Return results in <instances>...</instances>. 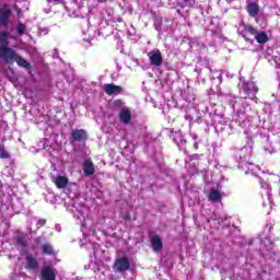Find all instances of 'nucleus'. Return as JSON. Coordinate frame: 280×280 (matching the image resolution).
Wrapping results in <instances>:
<instances>
[{
	"label": "nucleus",
	"mask_w": 280,
	"mask_h": 280,
	"mask_svg": "<svg viewBox=\"0 0 280 280\" xmlns=\"http://www.w3.org/2000/svg\"><path fill=\"white\" fill-rule=\"evenodd\" d=\"M10 38H14L10 32L2 31L0 32V58L7 65H16L23 69L32 70V63L25 60L21 55L16 52L13 48L10 47Z\"/></svg>",
	"instance_id": "nucleus-1"
},
{
	"label": "nucleus",
	"mask_w": 280,
	"mask_h": 280,
	"mask_svg": "<svg viewBox=\"0 0 280 280\" xmlns=\"http://www.w3.org/2000/svg\"><path fill=\"white\" fill-rule=\"evenodd\" d=\"M240 93H244L245 96L242 100H253L259 93V88L253 81H243Z\"/></svg>",
	"instance_id": "nucleus-2"
},
{
	"label": "nucleus",
	"mask_w": 280,
	"mask_h": 280,
	"mask_svg": "<svg viewBox=\"0 0 280 280\" xmlns=\"http://www.w3.org/2000/svg\"><path fill=\"white\" fill-rule=\"evenodd\" d=\"M113 270L119 275L128 272V270H130V259L128 257L116 258L113 265Z\"/></svg>",
	"instance_id": "nucleus-3"
},
{
	"label": "nucleus",
	"mask_w": 280,
	"mask_h": 280,
	"mask_svg": "<svg viewBox=\"0 0 280 280\" xmlns=\"http://www.w3.org/2000/svg\"><path fill=\"white\" fill-rule=\"evenodd\" d=\"M148 58L151 67H161L163 65V54H161L160 49L149 51Z\"/></svg>",
	"instance_id": "nucleus-4"
},
{
	"label": "nucleus",
	"mask_w": 280,
	"mask_h": 280,
	"mask_svg": "<svg viewBox=\"0 0 280 280\" xmlns=\"http://www.w3.org/2000/svg\"><path fill=\"white\" fill-rule=\"evenodd\" d=\"M24 268L28 272H36V270H38L40 268V262H38V259H36V257H34V255L27 254L25 256V266H24Z\"/></svg>",
	"instance_id": "nucleus-5"
},
{
	"label": "nucleus",
	"mask_w": 280,
	"mask_h": 280,
	"mask_svg": "<svg viewBox=\"0 0 280 280\" xmlns=\"http://www.w3.org/2000/svg\"><path fill=\"white\" fill-rule=\"evenodd\" d=\"M12 16V9L8 4H3V8H0V25L2 27H8V21Z\"/></svg>",
	"instance_id": "nucleus-6"
},
{
	"label": "nucleus",
	"mask_w": 280,
	"mask_h": 280,
	"mask_svg": "<svg viewBox=\"0 0 280 280\" xmlns=\"http://www.w3.org/2000/svg\"><path fill=\"white\" fill-rule=\"evenodd\" d=\"M103 91L106 93V95H121V93H124V88L121 85L106 83L103 86Z\"/></svg>",
	"instance_id": "nucleus-7"
},
{
	"label": "nucleus",
	"mask_w": 280,
	"mask_h": 280,
	"mask_svg": "<svg viewBox=\"0 0 280 280\" xmlns=\"http://www.w3.org/2000/svg\"><path fill=\"white\" fill-rule=\"evenodd\" d=\"M71 137L73 141L82 143V141H86V139H89V133H86V130L84 129H74L71 132Z\"/></svg>",
	"instance_id": "nucleus-8"
},
{
	"label": "nucleus",
	"mask_w": 280,
	"mask_h": 280,
	"mask_svg": "<svg viewBox=\"0 0 280 280\" xmlns=\"http://www.w3.org/2000/svg\"><path fill=\"white\" fill-rule=\"evenodd\" d=\"M40 275L43 280H56V269L51 266H45Z\"/></svg>",
	"instance_id": "nucleus-9"
},
{
	"label": "nucleus",
	"mask_w": 280,
	"mask_h": 280,
	"mask_svg": "<svg viewBox=\"0 0 280 280\" xmlns=\"http://www.w3.org/2000/svg\"><path fill=\"white\" fill-rule=\"evenodd\" d=\"M119 121H121V124H125V126H128V124H130V121H132V114L130 113V108L128 107H124L119 115Z\"/></svg>",
	"instance_id": "nucleus-10"
},
{
	"label": "nucleus",
	"mask_w": 280,
	"mask_h": 280,
	"mask_svg": "<svg viewBox=\"0 0 280 280\" xmlns=\"http://www.w3.org/2000/svg\"><path fill=\"white\" fill-rule=\"evenodd\" d=\"M151 246L155 253H161V250H163V241H161V236L153 235L151 237Z\"/></svg>",
	"instance_id": "nucleus-11"
},
{
	"label": "nucleus",
	"mask_w": 280,
	"mask_h": 280,
	"mask_svg": "<svg viewBox=\"0 0 280 280\" xmlns=\"http://www.w3.org/2000/svg\"><path fill=\"white\" fill-rule=\"evenodd\" d=\"M246 11H247V14L249 16H252V19H255V16H257V14H259V3L258 2H249L246 5Z\"/></svg>",
	"instance_id": "nucleus-12"
},
{
	"label": "nucleus",
	"mask_w": 280,
	"mask_h": 280,
	"mask_svg": "<svg viewBox=\"0 0 280 280\" xmlns=\"http://www.w3.org/2000/svg\"><path fill=\"white\" fill-rule=\"evenodd\" d=\"M83 173L85 176H93L95 174V165L93 164V161L85 160L83 163Z\"/></svg>",
	"instance_id": "nucleus-13"
},
{
	"label": "nucleus",
	"mask_w": 280,
	"mask_h": 280,
	"mask_svg": "<svg viewBox=\"0 0 280 280\" xmlns=\"http://www.w3.org/2000/svg\"><path fill=\"white\" fill-rule=\"evenodd\" d=\"M52 183H55L57 189H65L69 185V178L67 176L58 175Z\"/></svg>",
	"instance_id": "nucleus-14"
},
{
	"label": "nucleus",
	"mask_w": 280,
	"mask_h": 280,
	"mask_svg": "<svg viewBox=\"0 0 280 280\" xmlns=\"http://www.w3.org/2000/svg\"><path fill=\"white\" fill-rule=\"evenodd\" d=\"M257 33V28H255L253 25H245L243 31V38L248 42L250 40L248 37L256 36Z\"/></svg>",
	"instance_id": "nucleus-15"
},
{
	"label": "nucleus",
	"mask_w": 280,
	"mask_h": 280,
	"mask_svg": "<svg viewBox=\"0 0 280 280\" xmlns=\"http://www.w3.org/2000/svg\"><path fill=\"white\" fill-rule=\"evenodd\" d=\"M40 250L43 255H48L49 257L56 255V249H54V245H51L49 242L42 244Z\"/></svg>",
	"instance_id": "nucleus-16"
},
{
	"label": "nucleus",
	"mask_w": 280,
	"mask_h": 280,
	"mask_svg": "<svg viewBox=\"0 0 280 280\" xmlns=\"http://www.w3.org/2000/svg\"><path fill=\"white\" fill-rule=\"evenodd\" d=\"M208 200H210V202H220L222 200V194L220 190L211 188L208 195Z\"/></svg>",
	"instance_id": "nucleus-17"
},
{
	"label": "nucleus",
	"mask_w": 280,
	"mask_h": 280,
	"mask_svg": "<svg viewBox=\"0 0 280 280\" xmlns=\"http://www.w3.org/2000/svg\"><path fill=\"white\" fill-rule=\"evenodd\" d=\"M255 39L259 45H266L268 43V34L266 32L256 33Z\"/></svg>",
	"instance_id": "nucleus-18"
},
{
	"label": "nucleus",
	"mask_w": 280,
	"mask_h": 280,
	"mask_svg": "<svg viewBox=\"0 0 280 280\" xmlns=\"http://www.w3.org/2000/svg\"><path fill=\"white\" fill-rule=\"evenodd\" d=\"M16 244L18 246H21V248H27V240L25 238L24 234L16 237Z\"/></svg>",
	"instance_id": "nucleus-19"
},
{
	"label": "nucleus",
	"mask_w": 280,
	"mask_h": 280,
	"mask_svg": "<svg viewBox=\"0 0 280 280\" xmlns=\"http://www.w3.org/2000/svg\"><path fill=\"white\" fill-rule=\"evenodd\" d=\"M16 32L19 36H25V33L27 32V26L24 23L19 22L16 25Z\"/></svg>",
	"instance_id": "nucleus-20"
},
{
	"label": "nucleus",
	"mask_w": 280,
	"mask_h": 280,
	"mask_svg": "<svg viewBox=\"0 0 280 280\" xmlns=\"http://www.w3.org/2000/svg\"><path fill=\"white\" fill-rule=\"evenodd\" d=\"M0 159H10V153L5 151V144L0 143Z\"/></svg>",
	"instance_id": "nucleus-21"
},
{
	"label": "nucleus",
	"mask_w": 280,
	"mask_h": 280,
	"mask_svg": "<svg viewBox=\"0 0 280 280\" xmlns=\"http://www.w3.org/2000/svg\"><path fill=\"white\" fill-rule=\"evenodd\" d=\"M34 242L37 246H40V236L35 237Z\"/></svg>",
	"instance_id": "nucleus-22"
},
{
	"label": "nucleus",
	"mask_w": 280,
	"mask_h": 280,
	"mask_svg": "<svg viewBox=\"0 0 280 280\" xmlns=\"http://www.w3.org/2000/svg\"><path fill=\"white\" fill-rule=\"evenodd\" d=\"M23 16V11L21 9H18V18L21 19Z\"/></svg>",
	"instance_id": "nucleus-23"
},
{
	"label": "nucleus",
	"mask_w": 280,
	"mask_h": 280,
	"mask_svg": "<svg viewBox=\"0 0 280 280\" xmlns=\"http://www.w3.org/2000/svg\"><path fill=\"white\" fill-rule=\"evenodd\" d=\"M211 34L215 36V34H218V31H211Z\"/></svg>",
	"instance_id": "nucleus-24"
},
{
	"label": "nucleus",
	"mask_w": 280,
	"mask_h": 280,
	"mask_svg": "<svg viewBox=\"0 0 280 280\" xmlns=\"http://www.w3.org/2000/svg\"><path fill=\"white\" fill-rule=\"evenodd\" d=\"M45 222H46V221L44 220V221H43V224H45Z\"/></svg>",
	"instance_id": "nucleus-25"
}]
</instances>
